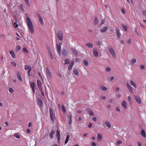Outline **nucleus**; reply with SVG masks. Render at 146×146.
<instances>
[{"label":"nucleus","mask_w":146,"mask_h":146,"mask_svg":"<svg viewBox=\"0 0 146 146\" xmlns=\"http://www.w3.org/2000/svg\"><path fill=\"white\" fill-rule=\"evenodd\" d=\"M27 23L29 31L32 34L34 33L33 27V24L29 17L27 18Z\"/></svg>","instance_id":"nucleus-1"},{"label":"nucleus","mask_w":146,"mask_h":146,"mask_svg":"<svg viewBox=\"0 0 146 146\" xmlns=\"http://www.w3.org/2000/svg\"><path fill=\"white\" fill-rule=\"evenodd\" d=\"M50 116L52 121L54 122L55 119V112L54 110L52 108L50 109Z\"/></svg>","instance_id":"nucleus-2"},{"label":"nucleus","mask_w":146,"mask_h":146,"mask_svg":"<svg viewBox=\"0 0 146 146\" xmlns=\"http://www.w3.org/2000/svg\"><path fill=\"white\" fill-rule=\"evenodd\" d=\"M46 72L48 80H51L52 78V75L51 72L48 68H46Z\"/></svg>","instance_id":"nucleus-3"},{"label":"nucleus","mask_w":146,"mask_h":146,"mask_svg":"<svg viewBox=\"0 0 146 146\" xmlns=\"http://www.w3.org/2000/svg\"><path fill=\"white\" fill-rule=\"evenodd\" d=\"M109 51L113 58L114 59H116V55L112 47H110L109 48Z\"/></svg>","instance_id":"nucleus-4"},{"label":"nucleus","mask_w":146,"mask_h":146,"mask_svg":"<svg viewBox=\"0 0 146 146\" xmlns=\"http://www.w3.org/2000/svg\"><path fill=\"white\" fill-rule=\"evenodd\" d=\"M62 44V42H60L58 44L57 43L56 44L57 52L58 54L60 55L61 54V45Z\"/></svg>","instance_id":"nucleus-5"},{"label":"nucleus","mask_w":146,"mask_h":146,"mask_svg":"<svg viewBox=\"0 0 146 146\" xmlns=\"http://www.w3.org/2000/svg\"><path fill=\"white\" fill-rule=\"evenodd\" d=\"M57 36L59 39L60 41H62V40L63 38V34L62 32L61 31H58V32Z\"/></svg>","instance_id":"nucleus-6"},{"label":"nucleus","mask_w":146,"mask_h":146,"mask_svg":"<svg viewBox=\"0 0 146 146\" xmlns=\"http://www.w3.org/2000/svg\"><path fill=\"white\" fill-rule=\"evenodd\" d=\"M37 16L39 19V21L40 23V24L42 25L43 26L44 25V23L43 20V19L42 17L41 16L40 14H38L37 15Z\"/></svg>","instance_id":"nucleus-7"},{"label":"nucleus","mask_w":146,"mask_h":146,"mask_svg":"<svg viewBox=\"0 0 146 146\" xmlns=\"http://www.w3.org/2000/svg\"><path fill=\"white\" fill-rule=\"evenodd\" d=\"M62 54L63 56H67L68 54V51L65 48H63L62 50Z\"/></svg>","instance_id":"nucleus-8"},{"label":"nucleus","mask_w":146,"mask_h":146,"mask_svg":"<svg viewBox=\"0 0 146 146\" xmlns=\"http://www.w3.org/2000/svg\"><path fill=\"white\" fill-rule=\"evenodd\" d=\"M70 50L72 51L73 54L76 56H78V51L75 49L74 48H70Z\"/></svg>","instance_id":"nucleus-9"},{"label":"nucleus","mask_w":146,"mask_h":146,"mask_svg":"<svg viewBox=\"0 0 146 146\" xmlns=\"http://www.w3.org/2000/svg\"><path fill=\"white\" fill-rule=\"evenodd\" d=\"M115 31L116 32V35L117 37L118 38H120L121 34L120 33V31L119 29L116 28L115 29Z\"/></svg>","instance_id":"nucleus-10"},{"label":"nucleus","mask_w":146,"mask_h":146,"mask_svg":"<svg viewBox=\"0 0 146 146\" xmlns=\"http://www.w3.org/2000/svg\"><path fill=\"white\" fill-rule=\"evenodd\" d=\"M93 53L94 56L96 57H97L98 56L99 53L97 50L95 49H93Z\"/></svg>","instance_id":"nucleus-11"},{"label":"nucleus","mask_w":146,"mask_h":146,"mask_svg":"<svg viewBox=\"0 0 146 146\" xmlns=\"http://www.w3.org/2000/svg\"><path fill=\"white\" fill-rule=\"evenodd\" d=\"M56 136L57 137V140L58 142H59L60 140V132L58 130L57 131V133Z\"/></svg>","instance_id":"nucleus-12"},{"label":"nucleus","mask_w":146,"mask_h":146,"mask_svg":"<svg viewBox=\"0 0 146 146\" xmlns=\"http://www.w3.org/2000/svg\"><path fill=\"white\" fill-rule=\"evenodd\" d=\"M102 138V134L101 133H98L97 135V139L98 140L100 141Z\"/></svg>","instance_id":"nucleus-13"},{"label":"nucleus","mask_w":146,"mask_h":146,"mask_svg":"<svg viewBox=\"0 0 146 146\" xmlns=\"http://www.w3.org/2000/svg\"><path fill=\"white\" fill-rule=\"evenodd\" d=\"M17 76L18 79L20 81H22V79L21 77V74L19 72H17Z\"/></svg>","instance_id":"nucleus-14"},{"label":"nucleus","mask_w":146,"mask_h":146,"mask_svg":"<svg viewBox=\"0 0 146 146\" xmlns=\"http://www.w3.org/2000/svg\"><path fill=\"white\" fill-rule=\"evenodd\" d=\"M74 62L73 61H71L70 64L68 67V69L69 70H71L72 69V67L74 65Z\"/></svg>","instance_id":"nucleus-15"},{"label":"nucleus","mask_w":146,"mask_h":146,"mask_svg":"<svg viewBox=\"0 0 146 146\" xmlns=\"http://www.w3.org/2000/svg\"><path fill=\"white\" fill-rule=\"evenodd\" d=\"M141 135L143 137H145L146 135L144 129H142L140 133Z\"/></svg>","instance_id":"nucleus-16"},{"label":"nucleus","mask_w":146,"mask_h":146,"mask_svg":"<svg viewBox=\"0 0 146 146\" xmlns=\"http://www.w3.org/2000/svg\"><path fill=\"white\" fill-rule=\"evenodd\" d=\"M121 105L123 107V108L126 109L127 108V104L125 101H124L121 104Z\"/></svg>","instance_id":"nucleus-17"},{"label":"nucleus","mask_w":146,"mask_h":146,"mask_svg":"<svg viewBox=\"0 0 146 146\" xmlns=\"http://www.w3.org/2000/svg\"><path fill=\"white\" fill-rule=\"evenodd\" d=\"M108 29V27H104L102 29H101L100 31L102 33H103L106 32Z\"/></svg>","instance_id":"nucleus-18"},{"label":"nucleus","mask_w":146,"mask_h":146,"mask_svg":"<svg viewBox=\"0 0 146 146\" xmlns=\"http://www.w3.org/2000/svg\"><path fill=\"white\" fill-rule=\"evenodd\" d=\"M35 84L34 82H31L30 86L32 89H35Z\"/></svg>","instance_id":"nucleus-19"},{"label":"nucleus","mask_w":146,"mask_h":146,"mask_svg":"<svg viewBox=\"0 0 146 146\" xmlns=\"http://www.w3.org/2000/svg\"><path fill=\"white\" fill-rule=\"evenodd\" d=\"M37 84L38 87V88H40L42 87V84L41 82L39 80H37Z\"/></svg>","instance_id":"nucleus-20"},{"label":"nucleus","mask_w":146,"mask_h":146,"mask_svg":"<svg viewBox=\"0 0 146 146\" xmlns=\"http://www.w3.org/2000/svg\"><path fill=\"white\" fill-rule=\"evenodd\" d=\"M10 54H11L12 57L13 58H16L15 55L13 51L11 50L10 52Z\"/></svg>","instance_id":"nucleus-21"},{"label":"nucleus","mask_w":146,"mask_h":146,"mask_svg":"<svg viewBox=\"0 0 146 146\" xmlns=\"http://www.w3.org/2000/svg\"><path fill=\"white\" fill-rule=\"evenodd\" d=\"M135 99L138 103L139 104H141V100L140 98L138 97H135Z\"/></svg>","instance_id":"nucleus-22"},{"label":"nucleus","mask_w":146,"mask_h":146,"mask_svg":"<svg viewBox=\"0 0 146 146\" xmlns=\"http://www.w3.org/2000/svg\"><path fill=\"white\" fill-rule=\"evenodd\" d=\"M86 46L90 48H92L93 47V44H92L90 43H87L86 44Z\"/></svg>","instance_id":"nucleus-23"},{"label":"nucleus","mask_w":146,"mask_h":146,"mask_svg":"<svg viewBox=\"0 0 146 146\" xmlns=\"http://www.w3.org/2000/svg\"><path fill=\"white\" fill-rule=\"evenodd\" d=\"M105 124L108 127V128H110L111 127V125L110 123V122L108 121H106L105 122Z\"/></svg>","instance_id":"nucleus-24"},{"label":"nucleus","mask_w":146,"mask_h":146,"mask_svg":"<svg viewBox=\"0 0 146 146\" xmlns=\"http://www.w3.org/2000/svg\"><path fill=\"white\" fill-rule=\"evenodd\" d=\"M38 104L40 105V106L41 107H42L43 102L42 101V100L41 99L39 98L38 100Z\"/></svg>","instance_id":"nucleus-25"},{"label":"nucleus","mask_w":146,"mask_h":146,"mask_svg":"<svg viewBox=\"0 0 146 146\" xmlns=\"http://www.w3.org/2000/svg\"><path fill=\"white\" fill-rule=\"evenodd\" d=\"M88 111L90 115L93 116L94 115V113L92 110L89 109H88Z\"/></svg>","instance_id":"nucleus-26"},{"label":"nucleus","mask_w":146,"mask_h":146,"mask_svg":"<svg viewBox=\"0 0 146 146\" xmlns=\"http://www.w3.org/2000/svg\"><path fill=\"white\" fill-rule=\"evenodd\" d=\"M54 133V131L53 130H52L49 134V137L51 139L53 138V135Z\"/></svg>","instance_id":"nucleus-27"},{"label":"nucleus","mask_w":146,"mask_h":146,"mask_svg":"<svg viewBox=\"0 0 146 146\" xmlns=\"http://www.w3.org/2000/svg\"><path fill=\"white\" fill-rule=\"evenodd\" d=\"M130 84H131L132 86H133L136 89L137 88V85H136L135 84V83L132 80H131L130 81Z\"/></svg>","instance_id":"nucleus-28"},{"label":"nucleus","mask_w":146,"mask_h":146,"mask_svg":"<svg viewBox=\"0 0 146 146\" xmlns=\"http://www.w3.org/2000/svg\"><path fill=\"white\" fill-rule=\"evenodd\" d=\"M127 99L129 104L130 105H131L132 104V100L130 96H128V97Z\"/></svg>","instance_id":"nucleus-29"},{"label":"nucleus","mask_w":146,"mask_h":146,"mask_svg":"<svg viewBox=\"0 0 146 146\" xmlns=\"http://www.w3.org/2000/svg\"><path fill=\"white\" fill-rule=\"evenodd\" d=\"M70 138V136L68 135L67 136L66 139L65 141V144L66 145L68 142V140Z\"/></svg>","instance_id":"nucleus-30"},{"label":"nucleus","mask_w":146,"mask_h":146,"mask_svg":"<svg viewBox=\"0 0 146 146\" xmlns=\"http://www.w3.org/2000/svg\"><path fill=\"white\" fill-rule=\"evenodd\" d=\"M70 118L69 121H68V123L69 124H70L72 123V116L71 115H70L68 116Z\"/></svg>","instance_id":"nucleus-31"},{"label":"nucleus","mask_w":146,"mask_h":146,"mask_svg":"<svg viewBox=\"0 0 146 146\" xmlns=\"http://www.w3.org/2000/svg\"><path fill=\"white\" fill-rule=\"evenodd\" d=\"M100 89L102 90L103 91H106L108 89L107 88L104 86H102L100 87Z\"/></svg>","instance_id":"nucleus-32"},{"label":"nucleus","mask_w":146,"mask_h":146,"mask_svg":"<svg viewBox=\"0 0 146 146\" xmlns=\"http://www.w3.org/2000/svg\"><path fill=\"white\" fill-rule=\"evenodd\" d=\"M19 8L21 11H24L23 5L22 4H21L19 6Z\"/></svg>","instance_id":"nucleus-33"},{"label":"nucleus","mask_w":146,"mask_h":146,"mask_svg":"<svg viewBox=\"0 0 146 146\" xmlns=\"http://www.w3.org/2000/svg\"><path fill=\"white\" fill-rule=\"evenodd\" d=\"M73 73L77 76H78L79 75L78 72L76 69H74L73 70Z\"/></svg>","instance_id":"nucleus-34"},{"label":"nucleus","mask_w":146,"mask_h":146,"mask_svg":"<svg viewBox=\"0 0 146 146\" xmlns=\"http://www.w3.org/2000/svg\"><path fill=\"white\" fill-rule=\"evenodd\" d=\"M24 1L25 3L29 7L30 6V4L29 0H24Z\"/></svg>","instance_id":"nucleus-35"},{"label":"nucleus","mask_w":146,"mask_h":146,"mask_svg":"<svg viewBox=\"0 0 146 146\" xmlns=\"http://www.w3.org/2000/svg\"><path fill=\"white\" fill-rule=\"evenodd\" d=\"M64 61L65 62V63L64 64H69L70 63V61H69V60L68 58L65 59Z\"/></svg>","instance_id":"nucleus-36"},{"label":"nucleus","mask_w":146,"mask_h":146,"mask_svg":"<svg viewBox=\"0 0 146 146\" xmlns=\"http://www.w3.org/2000/svg\"><path fill=\"white\" fill-rule=\"evenodd\" d=\"M114 79V77L113 76H112L111 77H109L108 79V80L110 82H111V81L113 80Z\"/></svg>","instance_id":"nucleus-37"},{"label":"nucleus","mask_w":146,"mask_h":146,"mask_svg":"<svg viewBox=\"0 0 146 146\" xmlns=\"http://www.w3.org/2000/svg\"><path fill=\"white\" fill-rule=\"evenodd\" d=\"M31 68V66L29 65H25V70H27Z\"/></svg>","instance_id":"nucleus-38"},{"label":"nucleus","mask_w":146,"mask_h":146,"mask_svg":"<svg viewBox=\"0 0 146 146\" xmlns=\"http://www.w3.org/2000/svg\"><path fill=\"white\" fill-rule=\"evenodd\" d=\"M122 26L123 28L124 29L125 31H127V27L126 25H124L123 24L122 25Z\"/></svg>","instance_id":"nucleus-39"},{"label":"nucleus","mask_w":146,"mask_h":146,"mask_svg":"<svg viewBox=\"0 0 146 146\" xmlns=\"http://www.w3.org/2000/svg\"><path fill=\"white\" fill-rule=\"evenodd\" d=\"M98 22V19L96 17L95 18V19L94 21V23L95 24V25L97 24Z\"/></svg>","instance_id":"nucleus-40"},{"label":"nucleus","mask_w":146,"mask_h":146,"mask_svg":"<svg viewBox=\"0 0 146 146\" xmlns=\"http://www.w3.org/2000/svg\"><path fill=\"white\" fill-rule=\"evenodd\" d=\"M39 89V90L40 91L41 93V94L42 95V96H44V93L43 92V89H42V87H41V88H38Z\"/></svg>","instance_id":"nucleus-41"},{"label":"nucleus","mask_w":146,"mask_h":146,"mask_svg":"<svg viewBox=\"0 0 146 146\" xmlns=\"http://www.w3.org/2000/svg\"><path fill=\"white\" fill-rule=\"evenodd\" d=\"M23 51L25 53H28L29 52L28 50H27V48L25 47H24L23 48Z\"/></svg>","instance_id":"nucleus-42"},{"label":"nucleus","mask_w":146,"mask_h":146,"mask_svg":"<svg viewBox=\"0 0 146 146\" xmlns=\"http://www.w3.org/2000/svg\"><path fill=\"white\" fill-rule=\"evenodd\" d=\"M128 90H129V92L131 93L132 94H133L134 92H133V89L131 87V88H129Z\"/></svg>","instance_id":"nucleus-43"},{"label":"nucleus","mask_w":146,"mask_h":146,"mask_svg":"<svg viewBox=\"0 0 146 146\" xmlns=\"http://www.w3.org/2000/svg\"><path fill=\"white\" fill-rule=\"evenodd\" d=\"M11 64H12V65L14 66V67H15L16 66L17 64L16 63L13 61H12L11 62Z\"/></svg>","instance_id":"nucleus-44"},{"label":"nucleus","mask_w":146,"mask_h":146,"mask_svg":"<svg viewBox=\"0 0 146 146\" xmlns=\"http://www.w3.org/2000/svg\"><path fill=\"white\" fill-rule=\"evenodd\" d=\"M14 135L17 139H19L20 138V136L17 134H15Z\"/></svg>","instance_id":"nucleus-45"},{"label":"nucleus","mask_w":146,"mask_h":146,"mask_svg":"<svg viewBox=\"0 0 146 146\" xmlns=\"http://www.w3.org/2000/svg\"><path fill=\"white\" fill-rule=\"evenodd\" d=\"M122 143V142L120 140H118L117 142V145H120Z\"/></svg>","instance_id":"nucleus-46"},{"label":"nucleus","mask_w":146,"mask_h":146,"mask_svg":"<svg viewBox=\"0 0 146 146\" xmlns=\"http://www.w3.org/2000/svg\"><path fill=\"white\" fill-rule=\"evenodd\" d=\"M84 64L86 66H87L88 65V62L86 60L84 61Z\"/></svg>","instance_id":"nucleus-47"},{"label":"nucleus","mask_w":146,"mask_h":146,"mask_svg":"<svg viewBox=\"0 0 146 146\" xmlns=\"http://www.w3.org/2000/svg\"><path fill=\"white\" fill-rule=\"evenodd\" d=\"M136 62V60L135 59H134L131 60V63L133 64Z\"/></svg>","instance_id":"nucleus-48"},{"label":"nucleus","mask_w":146,"mask_h":146,"mask_svg":"<svg viewBox=\"0 0 146 146\" xmlns=\"http://www.w3.org/2000/svg\"><path fill=\"white\" fill-rule=\"evenodd\" d=\"M62 111H63V112L64 113H65L66 112V110H65V109L64 106L63 105H62Z\"/></svg>","instance_id":"nucleus-49"},{"label":"nucleus","mask_w":146,"mask_h":146,"mask_svg":"<svg viewBox=\"0 0 146 146\" xmlns=\"http://www.w3.org/2000/svg\"><path fill=\"white\" fill-rule=\"evenodd\" d=\"M9 92H10V93H12L13 92V89L11 88H9Z\"/></svg>","instance_id":"nucleus-50"},{"label":"nucleus","mask_w":146,"mask_h":146,"mask_svg":"<svg viewBox=\"0 0 146 146\" xmlns=\"http://www.w3.org/2000/svg\"><path fill=\"white\" fill-rule=\"evenodd\" d=\"M20 49L21 47L20 46H19V45H18L17 46L16 50L18 51Z\"/></svg>","instance_id":"nucleus-51"},{"label":"nucleus","mask_w":146,"mask_h":146,"mask_svg":"<svg viewBox=\"0 0 146 146\" xmlns=\"http://www.w3.org/2000/svg\"><path fill=\"white\" fill-rule=\"evenodd\" d=\"M131 39H129L127 41V43L128 44H130L131 43Z\"/></svg>","instance_id":"nucleus-52"},{"label":"nucleus","mask_w":146,"mask_h":146,"mask_svg":"<svg viewBox=\"0 0 146 146\" xmlns=\"http://www.w3.org/2000/svg\"><path fill=\"white\" fill-rule=\"evenodd\" d=\"M106 71L108 72H110L111 71V69L109 67H107L106 68Z\"/></svg>","instance_id":"nucleus-53"},{"label":"nucleus","mask_w":146,"mask_h":146,"mask_svg":"<svg viewBox=\"0 0 146 146\" xmlns=\"http://www.w3.org/2000/svg\"><path fill=\"white\" fill-rule=\"evenodd\" d=\"M38 76H39V77L42 80V76L41 74L40 73V72L39 71L38 72Z\"/></svg>","instance_id":"nucleus-54"},{"label":"nucleus","mask_w":146,"mask_h":146,"mask_svg":"<svg viewBox=\"0 0 146 146\" xmlns=\"http://www.w3.org/2000/svg\"><path fill=\"white\" fill-rule=\"evenodd\" d=\"M49 55H50V57L52 59H53V57L52 54L50 52H49Z\"/></svg>","instance_id":"nucleus-55"},{"label":"nucleus","mask_w":146,"mask_h":146,"mask_svg":"<svg viewBox=\"0 0 146 146\" xmlns=\"http://www.w3.org/2000/svg\"><path fill=\"white\" fill-rule=\"evenodd\" d=\"M92 146H96L97 145L96 143L95 142L92 143L91 144Z\"/></svg>","instance_id":"nucleus-56"},{"label":"nucleus","mask_w":146,"mask_h":146,"mask_svg":"<svg viewBox=\"0 0 146 146\" xmlns=\"http://www.w3.org/2000/svg\"><path fill=\"white\" fill-rule=\"evenodd\" d=\"M109 102L110 103H112L113 102V100L112 99H110L108 100Z\"/></svg>","instance_id":"nucleus-57"},{"label":"nucleus","mask_w":146,"mask_h":146,"mask_svg":"<svg viewBox=\"0 0 146 146\" xmlns=\"http://www.w3.org/2000/svg\"><path fill=\"white\" fill-rule=\"evenodd\" d=\"M127 87L128 88V89L130 88H131V86L130 85V84H128V83H127Z\"/></svg>","instance_id":"nucleus-58"},{"label":"nucleus","mask_w":146,"mask_h":146,"mask_svg":"<svg viewBox=\"0 0 146 146\" xmlns=\"http://www.w3.org/2000/svg\"><path fill=\"white\" fill-rule=\"evenodd\" d=\"M140 68L141 69H144L145 68V67L144 65H141L140 66Z\"/></svg>","instance_id":"nucleus-59"},{"label":"nucleus","mask_w":146,"mask_h":146,"mask_svg":"<svg viewBox=\"0 0 146 146\" xmlns=\"http://www.w3.org/2000/svg\"><path fill=\"white\" fill-rule=\"evenodd\" d=\"M142 13L144 16H146V11L145 10L143 11H142Z\"/></svg>","instance_id":"nucleus-60"},{"label":"nucleus","mask_w":146,"mask_h":146,"mask_svg":"<svg viewBox=\"0 0 146 146\" xmlns=\"http://www.w3.org/2000/svg\"><path fill=\"white\" fill-rule=\"evenodd\" d=\"M119 87H117L115 88V92H116L119 90Z\"/></svg>","instance_id":"nucleus-61"},{"label":"nucleus","mask_w":146,"mask_h":146,"mask_svg":"<svg viewBox=\"0 0 146 146\" xmlns=\"http://www.w3.org/2000/svg\"><path fill=\"white\" fill-rule=\"evenodd\" d=\"M97 118L96 117H93L92 118V120L94 121H96L97 120Z\"/></svg>","instance_id":"nucleus-62"},{"label":"nucleus","mask_w":146,"mask_h":146,"mask_svg":"<svg viewBox=\"0 0 146 146\" xmlns=\"http://www.w3.org/2000/svg\"><path fill=\"white\" fill-rule=\"evenodd\" d=\"M105 21V19H103V20H102L101 22V24L102 25V24H104V23Z\"/></svg>","instance_id":"nucleus-63"},{"label":"nucleus","mask_w":146,"mask_h":146,"mask_svg":"<svg viewBox=\"0 0 146 146\" xmlns=\"http://www.w3.org/2000/svg\"><path fill=\"white\" fill-rule=\"evenodd\" d=\"M92 126V124L91 123H90L88 125V127L89 128H91Z\"/></svg>","instance_id":"nucleus-64"}]
</instances>
